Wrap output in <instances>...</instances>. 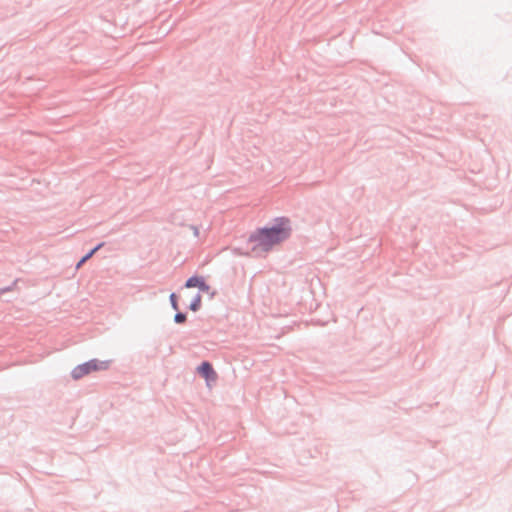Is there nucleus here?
Returning <instances> with one entry per match:
<instances>
[{"instance_id": "obj_1", "label": "nucleus", "mask_w": 512, "mask_h": 512, "mask_svg": "<svg viewBox=\"0 0 512 512\" xmlns=\"http://www.w3.org/2000/svg\"><path fill=\"white\" fill-rule=\"evenodd\" d=\"M290 233L291 228L289 227V222L282 220L276 226L262 229L253 236V241L255 242L254 249L268 251L274 245L286 240L290 236Z\"/></svg>"}, {"instance_id": "obj_2", "label": "nucleus", "mask_w": 512, "mask_h": 512, "mask_svg": "<svg viewBox=\"0 0 512 512\" xmlns=\"http://www.w3.org/2000/svg\"><path fill=\"white\" fill-rule=\"evenodd\" d=\"M110 364V360L101 361L98 359H92L88 362L76 366L72 370L71 375L73 379L78 380L83 378L84 376L89 375L92 372L107 370L109 369Z\"/></svg>"}, {"instance_id": "obj_3", "label": "nucleus", "mask_w": 512, "mask_h": 512, "mask_svg": "<svg viewBox=\"0 0 512 512\" xmlns=\"http://www.w3.org/2000/svg\"><path fill=\"white\" fill-rule=\"evenodd\" d=\"M199 373L205 377L207 381H215L217 379V374L213 370L212 366L208 362H203L199 368Z\"/></svg>"}, {"instance_id": "obj_4", "label": "nucleus", "mask_w": 512, "mask_h": 512, "mask_svg": "<svg viewBox=\"0 0 512 512\" xmlns=\"http://www.w3.org/2000/svg\"><path fill=\"white\" fill-rule=\"evenodd\" d=\"M203 281H204V279H203L202 277H199V276H193V277H190V278L186 281L185 286H186L187 288H194V287L199 288L201 285H203Z\"/></svg>"}, {"instance_id": "obj_5", "label": "nucleus", "mask_w": 512, "mask_h": 512, "mask_svg": "<svg viewBox=\"0 0 512 512\" xmlns=\"http://www.w3.org/2000/svg\"><path fill=\"white\" fill-rule=\"evenodd\" d=\"M102 246H103V243H100L99 245H97L94 249H92L87 255H85L83 257V261H87L88 259H90L94 255V253L96 251H98Z\"/></svg>"}, {"instance_id": "obj_6", "label": "nucleus", "mask_w": 512, "mask_h": 512, "mask_svg": "<svg viewBox=\"0 0 512 512\" xmlns=\"http://www.w3.org/2000/svg\"><path fill=\"white\" fill-rule=\"evenodd\" d=\"M201 303V296H197L194 300V302L190 305L191 310L196 311Z\"/></svg>"}, {"instance_id": "obj_7", "label": "nucleus", "mask_w": 512, "mask_h": 512, "mask_svg": "<svg viewBox=\"0 0 512 512\" xmlns=\"http://www.w3.org/2000/svg\"><path fill=\"white\" fill-rule=\"evenodd\" d=\"M170 301H171V305H172L173 309L178 310L177 297L174 293H172L170 295Z\"/></svg>"}, {"instance_id": "obj_8", "label": "nucleus", "mask_w": 512, "mask_h": 512, "mask_svg": "<svg viewBox=\"0 0 512 512\" xmlns=\"http://www.w3.org/2000/svg\"><path fill=\"white\" fill-rule=\"evenodd\" d=\"M186 320V316L182 313H178L175 315V321L177 323H183Z\"/></svg>"}, {"instance_id": "obj_9", "label": "nucleus", "mask_w": 512, "mask_h": 512, "mask_svg": "<svg viewBox=\"0 0 512 512\" xmlns=\"http://www.w3.org/2000/svg\"><path fill=\"white\" fill-rule=\"evenodd\" d=\"M199 289H200L201 291H203V292H209V291H210V286H209V285H207V284L205 283V281H203V285H201V286L199 287Z\"/></svg>"}, {"instance_id": "obj_10", "label": "nucleus", "mask_w": 512, "mask_h": 512, "mask_svg": "<svg viewBox=\"0 0 512 512\" xmlns=\"http://www.w3.org/2000/svg\"><path fill=\"white\" fill-rule=\"evenodd\" d=\"M86 261H83V258L79 261L77 264V268H79L82 264H84Z\"/></svg>"}]
</instances>
